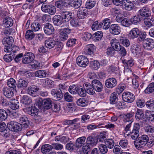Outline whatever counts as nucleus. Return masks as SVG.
<instances>
[{
  "label": "nucleus",
  "mask_w": 154,
  "mask_h": 154,
  "mask_svg": "<svg viewBox=\"0 0 154 154\" xmlns=\"http://www.w3.org/2000/svg\"><path fill=\"white\" fill-rule=\"evenodd\" d=\"M98 139L96 137L92 136L88 137L85 146L83 147V151L85 153H88L90 151L92 147L97 144Z\"/></svg>",
  "instance_id": "obj_1"
},
{
  "label": "nucleus",
  "mask_w": 154,
  "mask_h": 154,
  "mask_svg": "<svg viewBox=\"0 0 154 154\" xmlns=\"http://www.w3.org/2000/svg\"><path fill=\"white\" fill-rule=\"evenodd\" d=\"M149 137L146 135L143 134L138 137L134 142L135 147L138 149L143 148L146 145Z\"/></svg>",
  "instance_id": "obj_2"
},
{
  "label": "nucleus",
  "mask_w": 154,
  "mask_h": 154,
  "mask_svg": "<svg viewBox=\"0 0 154 154\" xmlns=\"http://www.w3.org/2000/svg\"><path fill=\"white\" fill-rule=\"evenodd\" d=\"M41 9L42 11L51 15H54L56 12V9L54 6L45 3L42 4Z\"/></svg>",
  "instance_id": "obj_3"
},
{
  "label": "nucleus",
  "mask_w": 154,
  "mask_h": 154,
  "mask_svg": "<svg viewBox=\"0 0 154 154\" xmlns=\"http://www.w3.org/2000/svg\"><path fill=\"white\" fill-rule=\"evenodd\" d=\"M122 98L123 101L128 103H132L135 100L134 94L129 92H125L122 94Z\"/></svg>",
  "instance_id": "obj_4"
},
{
  "label": "nucleus",
  "mask_w": 154,
  "mask_h": 154,
  "mask_svg": "<svg viewBox=\"0 0 154 154\" xmlns=\"http://www.w3.org/2000/svg\"><path fill=\"white\" fill-rule=\"evenodd\" d=\"M20 126L19 123L14 121L9 122L7 124V127L9 130L15 132L20 131Z\"/></svg>",
  "instance_id": "obj_5"
},
{
  "label": "nucleus",
  "mask_w": 154,
  "mask_h": 154,
  "mask_svg": "<svg viewBox=\"0 0 154 154\" xmlns=\"http://www.w3.org/2000/svg\"><path fill=\"white\" fill-rule=\"evenodd\" d=\"M54 24L57 26L64 27L66 26V23L63 21L62 17L60 15H56L54 16L52 18Z\"/></svg>",
  "instance_id": "obj_6"
},
{
  "label": "nucleus",
  "mask_w": 154,
  "mask_h": 154,
  "mask_svg": "<svg viewBox=\"0 0 154 154\" xmlns=\"http://www.w3.org/2000/svg\"><path fill=\"white\" fill-rule=\"evenodd\" d=\"M76 63L80 66L85 67L88 64V61L85 57L80 56L78 57L76 59Z\"/></svg>",
  "instance_id": "obj_7"
},
{
  "label": "nucleus",
  "mask_w": 154,
  "mask_h": 154,
  "mask_svg": "<svg viewBox=\"0 0 154 154\" xmlns=\"http://www.w3.org/2000/svg\"><path fill=\"white\" fill-rule=\"evenodd\" d=\"M34 55L31 52H27L24 55L22 59L23 63L26 64L31 63L34 60Z\"/></svg>",
  "instance_id": "obj_8"
},
{
  "label": "nucleus",
  "mask_w": 154,
  "mask_h": 154,
  "mask_svg": "<svg viewBox=\"0 0 154 154\" xmlns=\"http://www.w3.org/2000/svg\"><path fill=\"white\" fill-rule=\"evenodd\" d=\"M60 14L64 23L68 22L72 19V13L70 11H61Z\"/></svg>",
  "instance_id": "obj_9"
},
{
  "label": "nucleus",
  "mask_w": 154,
  "mask_h": 154,
  "mask_svg": "<svg viewBox=\"0 0 154 154\" xmlns=\"http://www.w3.org/2000/svg\"><path fill=\"white\" fill-rule=\"evenodd\" d=\"M109 31L112 34L118 35L121 32V26L117 24H112L110 27Z\"/></svg>",
  "instance_id": "obj_10"
},
{
  "label": "nucleus",
  "mask_w": 154,
  "mask_h": 154,
  "mask_svg": "<svg viewBox=\"0 0 154 154\" xmlns=\"http://www.w3.org/2000/svg\"><path fill=\"white\" fill-rule=\"evenodd\" d=\"M92 86L95 90L98 92H101L103 90V87L102 83L98 80L94 79L92 82Z\"/></svg>",
  "instance_id": "obj_11"
},
{
  "label": "nucleus",
  "mask_w": 154,
  "mask_h": 154,
  "mask_svg": "<svg viewBox=\"0 0 154 154\" xmlns=\"http://www.w3.org/2000/svg\"><path fill=\"white\" fill-rule=\"evenodd\" d=\"M140 16L146 17L151 15V12L149 8L146 6L141 8L138 11Z\"/></svg>",
  "instance_id": "obj_12"
},
{
  "label": "nucleus",
  "mask_w": 154,
  "mask_h": 154,
  "mask_svg": "<svg viewBox=\"0 0 154 154\" xmlns=\"http://www.w3.org/2000/svg\"><path fill=\"white\" fill-rule=\"evenodd\" d=\"M117 80L114 78H109L106 80L105 82L106 86L109 88H112L116 86Z\"/></svg>",
  "instance_id": "obj_13"
},
{
  "label": "nucleus",
  "mask_w": 154,
  "mask_h": 154,
  "mask_svg": "<svg viewBox=\"0 0 154 154\" xmlns=\"http://www.w3.org/2000/svg\"><path fill=\"white\" fill-rule=\"evenodd\" d=\"M140 30L137 28H133L128 34V38L130 39H133L137 38L139 35Z\"/></svg>",
  "instance_id": "obj_14"
},
{
  "label": "nucleus",
  "mask_w": 154,
  "mask_h": 154,
  "mask_svg": "<svg viewBox=\"0 0 154 154\" xmlns=\"http://www.w3.org/2000/svg\"><path fill=\"white\" fill-rule=\"evenodd\" d=\"M71 30L68 28L61 29L60 31V37L61 40L64 41L68 38L67 34L70 33Z\"/></svg>",
  "instance_id": "obj_15"
},
{
  "label": "nucleus",
  "mask_w": 154,
  "mask_h": 154,
  "mask_svg": "<svg viewBox=\"0 0 154 154\" xmlns=\"http://www.w3.org/2000/svg\"><path fill=\"white\" fill-rule=\"evenodd\" d=\"M123 6L126 10L131 11L134 7V2L131 0H124Z\"/></svg>",
  "instance_id": "obj_16"
},
{
  "label": "nucleus",
  "mask_w": 154,
  "mask_h": 154,
  "mask_svg": "<svg viewBox=\"0 0 154 154\" xmlns=\"http://www.w3.org/2000/svg\"><path fill=\"white\" fill-rule=\"evenodd\" d=\"M25 110L27 113L33 116L37 115L39 112L38 109L34 106L26 108Z\"/></svg>",
  "instance_id": "obj_17"
},
{
  "label": "nucleus",
  "mask_w": 154,
  "mask_h": 154,
  "mask_svg": "<svg viewBox=\"0 0 154 154\" xmlns=\"http://www.w3.org/2000/svg\"><path fill=\"white\" fill-rule=\"evenodd\" d=\"M45 33L47 35H50L53 33L54 29L52 24L47 23L45 25L44 27Z\"/></svg>",
  "instance_id": "obj_18"
},
{
  "label": "nucleus",
  "mask_w": 154,
  "mask_h": 154,
  "mask_svg": "<svg viewBox=\"0 0 154 154\" xmlns=\"http://www.w3.org/2000/svg\"><path fill=\"white\" fill-rule=\"evenodd\" d=\"M111 44L112 48L116 51H119L122 46L120 45L119 41L116 38H113L111 41Z\"/></svg>",
  "instance_id": "obj_19"
},
{
  "label": "nucleus",
  "mask_w": 154,
  "mask_h": 154,
  "mask_svg": "<svg viewBox=\"0 0 154 154\" xmlns=\"http://www.w3.org/2000/svg\"><path fill=\"white\" fill-rule=\"evenodd\" d=\"M43 85L44 87L47 88H52L54 87V82L52 80L47 78L43 81Z\"/></svg>",
  "instance_id": "obj_20"
},
{
  "label": "nucleus",
  "mask_w": 154,
  "mask_h": 154,
  "mask_svg": "<svg viewBox=\"0 0 154 154\" xmlns=\"http://www.w3.org/2000/svg\"><path fill=\"white\" fill-rule=\"evenodd\" d=\"M31 102V100L27 96H24L20 101L21 106L24 107L28 106Z\"/></svg>",
  "instance_id": "obj_21"
},
{
  "label": "nucleus",
  "mask_w": 154,
  "mask_h": 154,
  "mask_svg": "<svg viewBox=\"0 0 154 154\" xmlns=\"http://www.w3.org/2000/svg\"><path fill=\"white\" fill-rule=\"evenodd\" d=\"M39 90L38 88L34 85L28 87L27 89L28 94L33 97L36 96V93Z\"/></svg>",
  "instance_id": "obj_22"
},
{
  "label": "nucleus",
  "mask_w": 154,
  "mask_h": 154,
  "mask_svg": "<svg viewBox=\"0 0 154 154\" xmlns=\"http://www.w3.org/2000/svg\"><path fill=\"white\" fill-rule=\"evenodd\" d=\"M57 42L53 40L52 38H50L46 40L45 41V45L48 48H53L57 44Z\"/></svg>",
  "instance_id": "obj_23"
},
{
  "label": "nucleus",
  "mask_w": 154,
  "mask_h": 154,
  "mask_svg": "<svg viewBox=\"0 0 154 154\" xmlns=\"http://www.w3.org/2000/svg\"><path fill=\"white\" fill-rule=\"evenodd\" d=\"M29 82L27 80H24L23 79H20L17 82V87L19 88L24 89L28 85Z\"/></svg>",
  "instance_id": "obj_24"
},
{
  "label": "nucleus",
  "mask_w": 154,
  "mask_h": 154,
  "mask_svg": "<svg viewBox=\"0 0 154 154\" xmlns=\"http://www.w3.org/2000/svg\"><path fill=\"white\" fill-rule=\"evenodd\" d=\"M14 41L13 38L11 36H8L4 38L2 40V43L5 46L11 45Z\"/></svg>",
  "instance_id": "obj_25"
},
{
  "label": "nucleus",
  "mask_w": 154,
  "mask_h": 154,
  "mask_svg": "<svg viewBox=\"0 0 154 154\" xmlns=\"http://www.w3.org/2000/svg\"><path fill=\"white\" fill-rule=\"evenodd\" d=\"M86 138L84 137H82L77 139L75 142V146L77 147L80 148L83 146H85L84 143Z\"/></svg>",
  "instance_id": "obj_26"
},
{
  "label": "nucleus",
  "mask_w": 154,
  "mask_h": 154,
  "mask_svg": "<svg viewBox=\"0 0 154 154\" xmlns=\"http://www.w3.org/2000/svg\"><path fill=\"white\" fill-rule=\"evenodd\" d=\"M87 11L85 8H81L78 11L77 13V17L80 19H83L87 15Z\"/></svg>",
  "instance_id": "obj_27"
},
{
  "label": "nucleus",
  "mask_w": 154,
  "mask_h": 154,
  "mask_svg": "<svg viewBox=\"0 0 154 154\" xmlns=\"http://www.w3.org/2000/svg\"><path fill=\"white\" fill-rule=\"evenodd\" d=\"M3 94L7 97L11 98L14 95L11 89L9 88H5L3 89Z\"/></svg>",
  "instance_id": "obj_28"
},
{
  "label": "nucleus",
  "mask_w": 154,
  "mask_h": 154,
  "mask_svg": "<svg viewBox=\"0 0 154 154\" xmlns=\"http://www.w3.org/2000/svg\"><path fill=\"white\" fill-rule=\"evenodd\" d=\"M43 107L45 109H48L51 108L52 106V101L50 98L44 99L43 100Z\"/></svg>",
  "instance_id": "obj_29"
},
{
  "label": "nucleus",
  "mask_w": 154,
  "mask_h": 154,
  "mask_svg": "<svg viewBox=\"0 0 154 154\" xmlns=\"http://www.w3.org/2000/svg\"><path fill=\"white\" fill-rule=\"evenodd\" d=\"M103 36L102 32L100 31L96 32L92 35V40L95 42L100 40Z\"/></svg>",
  "instance_id": "obj_30"
},
{
  "label": "nucleus",
  "mask_w": 154,
  "mask_h": 154,
  "mask_svg": "<svg viewBox=\"0 0 154 154\" xmlns=\"http://www.w3.org/2000/svg\"><path fill=\"white\" fill-rule=\"evenodd\" d=\"M122 62L125 65V67L126 69L132 67L134 63V60L131 58L129 60H124Z\"/></svg>",
  "instance_id": "obj_31"
},
{
  "label": "nucleus",
  "mask_w": 154,
  "mask_h": 154,
  "mask_svg": "<svg viewBox=\"0 0 154 154\" xmlns=\"http://www.w3.org/2000/svg\"><path fill=\"white\" fill-rule=\"evenodd\" d=\"M52 149V146L49 144H45L42 146L41 151L42 153L46 154Z\"/></svg>",
  "instance_id": "obj_32"
},
{
  "label": "nucleus",
  "mask_w": 154,
  "mask_h": 154,
  "mask_svg": "<svg viewBox=\"0 0 154 154\" xmlns=\"http://www.w3.org/2000/svg\"><path fill=\"white\" fill-rule=\"evenodd\" d=\"M69 4L71 7L78 8L81 5V0H70Z\"/></svg>",
  "instance_id": "obj_33"
},
{
  "label": "nucleus",
  "mask_w": 154,
  "mask_h": 154,
  "mask_svg": "<svg viewBox=\"0 0 154 154\" xmlns=\"http://www.w3.org/2000/svg\"><path fill=\"white\" fill-rule=\"evenodd\" d=\"M5 27L6 28L12 26L13 23V21L12 19L9 17H7L3 20Z\"/></svg>",
  "instance_id": "obj_34"
},
{
  "label": "nucleus",
  "mask_w": 154,
  "mask_h": 154,
  "mask_svg": "<svg viewBox=\"0 0 154 154\" xmlns=\"http://www.w3.org/2000/svg\"><path fill=\"white\" fill-rule=\"evenodd\" d=\"M104 143L107 147L110 149H112L114 147L115 144L114 141L112 139H105Z\"/></svg>",
  "instance_id": "obj_35"
},
{
  "label": "nucleus",
  "mask_w": 154,
  "mask_h": 154,
  "mask_svg": "<svg viewBox=\"0 0 154 154\" xmlns=\"http://www.w3.org/2000/svg\"><path fill=\"white\" fill-rule=\"evenodd\" d=\"M47 73L46 71L44 70H39L37 71L35 73V76L40 78H45L46 77Z\"/></svg>",
  "instance_id": "obj_36"
},
{
  "label": "nucleus",
  "mask_w": 154,
  "mask_h": 154,
  "mask_svg": "<svg viewBox=\"0 0 154 154\" xmlns=\"http://www.w3.org/2000/svg\"><path fill=\"white\" fill-rule=\"evenodd\" d=\"M110 20L108 18H106L103 20L102 22H101L102 24L103 28L106 30L110 28Z\"/></svg>",
  "instance_id": "obj_37"
},
{
  "label": "nucleus",
  "mask_w": 154,
  "mask_h": 154,
  "mask_svg": "<svg viewBox=\"0 0 154 154\" xmlns=\"http://www.w3.org/2000/svg\"><path fill=\"white\" fill-rule=\"evenodd\" d=\"M90 66L93 70H97L100 67V64L97 60L91 62Z\"/></svg>",
  "instance_id": "obj_38"
},
{
  "label": "nucleus",
  "mask_w": 154,
  "mask_h": 154,
  "mask_svg": "<svg viewBox=\"0 0 154 154\" xmlns=\"http://www.w3.org/2000/svg\"><path fill=\"white\" fill-rule=\"evenodd\" d=\"M142 20L140 15H137L132 17L130 20L131 22L133 24H136L140 23Z\"/></svg>",
  "instance_id": "obj_39"
},
{
  "label": "nucleus",
  "mask_w": 154,
  "mask_h": 154,
  "mask_svg": "<svg viewBox=\"0 0 154 154\" xmlns=\"http://www.w3.org/2000/svg\"><path fill=\"white\" fill-rule=\"evenodd\" d=\"M106 146L105 144L103 143H101L98 146V147L101 154H105L107 152L108 149Z\"/></svg>",
  "instance_id": "obj_40"
},
{
  "label": "nucleus",
  "mask_w": 154,
  "mask_h": 154,
  "mask_svg": "<svg viewBox=\"0 0 154 154\" xmlns=\"http://www.w3.org/2000/svg\"><path fill=\"white\" fill-rule=\"evenodd\" d=\"M145 115L149 121L154 122V111H151L147 110L145 113Z\"/></svg>",
  "instance_id": "obj_41"
},
{
  "label": "nucleus",
  "mask_w": 154,
  "mask_h": 154,
  "mask_svg": "<svg viewBox=\"0 0 154 154\" xmlns=\"http://www.w3.org/2000/svg\"><path fill=\"white\" fill-rule=\"evenodd\" d=\"M119 41L120 43L126 47H128L130 45V41L129 40L124 37H121Z\"/></svg>",
  "instance_id": "obj_42"
},
{
  "label": "nucleus",
  "mask_w": 154,
  "mask_h": 154,
  "mask_svg": "<svg viewBox=\"0 0 154 154\" xmlns=\"http://www.w3.org/2000/svg\"><path fill=\"white\" fill-rule=\"evenodd\" d=\"M110 102L111 104H113L118 100V96L115 92L112 93L110 97Z\"/></svg>",
  "instance_id": "obj_43"
},
{
  "label": "nucleus",
  "mask_w": 154,
  "mask_h": 154,
  "mask_svg": "<svg viewBox=\"0 0 154 154\" xmlns=\"http://www.w3.org/2000/svg\"><path fill=\"white\" fill-rule=\"evenodd\" d=\"M144 116V114L142 110L138 109L135 114V118L136 119L139 121L142 119Z\"/></svg>",
  "instance_id": "obj_44"
},
{
  "label": "nucleus",
  "mask_w": 154,
  "mask_h": 154,
  "mask_svg": "<svg viewBox=\"0 0 154 154\" xmlns=\"http://www.w3.org/2000/svg\"><path fill=\"white\" fill-rule=\"evenodd\" d=\"M7 128V126L4 122H0V131L1 132H3L4 135L6 137H7L9 135L8 133H7L5 132Z\"/></svg>",
  "instance_id": "obj_45"
},
{
  "label": "nucleus",
  "mask_w": 154,
  "mask_h": 154,
  "mask_svg": "<svg viewBox=\"0 0 154 154\" xmlns=\"http://www.w3.org/2000/svg\"><path fill=\"white\" fill-rule=\"evenodd\" d=\"M154 91V83H150L144 90V92L146 94H150Z\"/></svg>",
  "instance_id": "obj_46"
},
{
  "label": "nucleus",
  "mask_w": 154,
  "mask_h": 154,
  "mask_svg": "<svg viewBox=\"0 0 154 154\" xmlns=\"http://www.w3.org/2000/svg\"><path fill=\"white\" fill-rule=\"evenodd\" d=\"M87 53L90 55H91L94 53V51L96 49V47L93 44H90L87 45Z\"/></svg>",
  "instance_id": "obj_47"
},
{
  "label": "nucleus",
  "mask_w": 154,
  "mask_h": 154,
  "mask_svg": "<svg viewBox=\"0 0 154 154\" xmlns=\"http://www.w3.org/2000/svg\"><path fill=\"white\" fill-rule=\"evenodd\" d=\"M41 28V25L38 22L35 21L31 25V28L32 30L34 31H38Z\"/></svg>",
  "instance_id": "obj_48"
},
{
  "label": "nucleus",
  "mask_w": 154,
  "mask_h": 154,
  "mask_svg": "<svg viewBox=\"0 0 154 154\" xmlns=\"http://www.w3.org/2000/svg\"><path fill=\"white\" fill-rule=\"evenodd\" d=\"M144 43L146 45V46L152 48L154 47V41L151 39H146L144 41Z\"/></svg>",
  "instance_id": "obj_49"
},
{
  "label": "nucleus",
  "mask_w": 154,
  "mask_h": 154,
  "mask_svg": "<svg viewBox=\"0 0 154 154\" xmlns=\"http://www.w3.org/2000/svg\"><path fill=\"white\" fill-rule=\"evenodd\" d=\"M35 36V34L33 33V30H29L26 32V38L29 40H31Z\"/></svg>",
  "instance_id": "obj_50"
},
{
  "label": "nucleus",
  "mask_w": 154,
  "mask_h": 154,
  "mask_svg": "<svg viewBox=\"0 0 154 154\" xmlns=\"http://www.w3.org/2000/svg\"><path fill=\"white\" fill-rule=\"evenodd\" d=\"M76 103L78 106H85L87 105L88 102L84 98H82L77 100Z\"/></svg>",
  "instance_id": "obj_51"
},
{
  "label": "nucleus",
  "mask_w": 154,
  "mask_h": 154,
  "mask_svg": "<svg viewBox=\"0 0 154 154\" xmlns=\"http://www.w3.org/2000/svg\"><path fill=\"white\" fill-rule=\"evenodd\" d=\"M77 91L76 94L80 97H84L86 95V90L79 87Z\"/></svg>",
  "instance_id": "obj_52"
},
{
  "label": "nucleus",
  "mask_w": 154,
  "mask_h": 154,
  "mask_svg": "<svg viewBox=\"0 0 154 154\" xmlns=\"http://www.w3.org/2000/svg\"><path fill=\"white\" fill-rule=\"evenodd\" d=\"M98 21H96L93 23L91 28L93 30H96L102 27V24L100 22L98 23Z\"/></svg>",
  "instance_id": "obj_53"
},
{
  "label": "nucleus",
  "mask_w": 154,
  "mask_h": 154,
  "mask_svg": "<svg viewBox=\"0 0 154 154\" xmlns=\"http://www.w3.org/2000/svg\"><path fill=\"white\" fill-rule=\"evenodd\" d=\"M130 135L132 139L136 140L137 139L139 136V131L137 130H132Z\"/></svg>",
  "instance_id": "obj_54"
},
{
  "label": "nucleus",
  "mask_w": 154,
  "mask_h": 154,
  "mask_svg": "<svg viewBox=\"0 0 154 154\" xmlns=\"http://www.w3.org/2000/svg\"><path fill=\"white\" fill-rule=\"evenodd\" d=\"M8 113L7 111L4 109H0V120H5L7 119Z\"/></svg>",
  "instance_id": "obj_55"
},
{
  "label": "nucleus",
  "mask_w": 154,
  "mask_h": 154,
  "mask_svg": "<svg viewBox=\"0 0 154 154\" xmlns=\"http://www.w3.org/2000/svg\"><path fill=\"white\" fill-rule=\"evenodd\" d=\"M96 3L95 0H88L86 3L85 6L86 8L91 9L94 7Z\"/></svg>",
  "instance_id": "obj_56"
},
{
  "label": "nucleus",
  "mask_w": 154,
  "mask_h": 154,
  "mask_svg": "<svg viewBox=\"0 0 154 154\" xmlns=\"http://www.w3.org/2000/svg\"><path fill=\"white\" fill-rule=\"evenodd\" d=\"M7 85L9 87L14 89L16 88L17 83L14 79L11 78L8 80Z\"/></svg>",
  "instance_id": "obj_57"
},
{
  "label": "nucleus",
  "mask_w": 154,
  "mask_h": 154,
  "mask_svg": "<svg viewBox=\"0 0 154 154\" xmlns=\"http://www.w3.org/2000/svg\"><path fill=\"white\" fill-rule=\"evenodd\" d=\"M79 86L76 85H71L69 87V91L72 94H76Z\"/></svg>",
  "instance_id": "obj_58"
},
{
  "label": "nucleus",
  "mask_w": 154,
  "mask_h": 154,
  "mask_svg": "<svg viewBox=\"0 0 154 154\" xmlns=\"http://www.w3.org/2000/svg\"><path fill=\"white\" fill-rule=\"evenodd\" d=\"M14 55L11 54H5L3 57L4 60L6 62H10L14 57Z\"/></svg>",
  "instance_id": "obj_59"
},
{
  "label": "nucleus",
  "mask_w": 154,
  "mask_h": 154,
  "mask_svg": "<svg viewBox=\"0 0 154 154\" xmlns=\"http://www.w3.org/2000/svg\"><path fill=\"white\" fill-rule=\"evenodd\" d=\"M146 107L150 109H154V100H150L146 103Z\"/></svg>",
  "instance_id": "obj_60"
},
{
  "label": "nucleus",
  "mask_w": 154,
  "mask_h": 154,
  "mask_svg": "<svg viewBox=\"0 0 154 154\" xmlns=\"http://www.w3.org/2000/svg\"><path fill=\"white\" fill-rule=\"evenodd\" d=\"M70 20V24L72 27H75L79 26V22L78 20L72 18V19Z\"/></svg>",
  "instance_id": "obj_61"
},
{
  "label": "nucleus",
  "mask_w": 154,
  "mask_h": 154,
  "mask_svg": "<svg viewBox=\"0 0 154 154\" xmlns=\"http://www.w3.org/2000/svg\"><path fill=\"white\" fill-rule=\"evenodd\" d=\"M131 51L133 54L137 55L140 53V48L139 46L137 45L136 47H133L132 48H131Z\"/></svg>",
  "instance_id": "obj_62"
},
{
  "label": "nucleus",
  "mask_w": 154,
  "mask_h": 154,
  "mask_svg": "<svg viewBox=\"0 0 154 154\" xmlns=\"http://www.w3.org/2000/svg\"><path fill=\"white\" fill-rule=\"evenodd\" d=\"M9 106L13 109L14 110L18 109L19 107V103L17 102H10Z\"/></svg>",
  "instance_id": "obj_63"
},
{
  "label": "nucleus",
  "mask_w": 154,
  "mask_h": 154,
  "mask_svg": "<svg viewBox=\"0 0 154 154\" xmlns=\"http://www.w3.org/2000/svg\"><path fill=\"white\" fill-rule=\"evenodd\" d=\"M122 116L124 118V121L125 122L131 121L132 119V115L130 113H128L126 114H123Z\"/></svg>",
  "instance_id": "obj_64"
}]
</instances>
